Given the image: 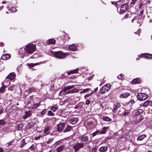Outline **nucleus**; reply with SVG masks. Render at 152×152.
Instances as JSON below:
<instances>
[{
	"instance_id": "obj_61",
	"label": "nucleus",
	"mask_w": 152,
	"mask_h": 152,
	"mask_svg": "<svg viewBox=\"0 0 152 152\" xmlns=\"http://www.w3.org/2000/svg\"><path fill=\"white\" fill-rule=\"evenodd\" d=\"M54 89V85H51L50 86V89L51 90H53Z\"/></svg>"
},
{
	"instance_id": "obj_55",
	"label": "nucleus",
	"mask_w": 152,
	"mask_h": 152,
	"mask_svg": "<svg viewBox=\"0 0 152 152\" xmlns=\"http://www.w3.org/2000/svg\"><path fill=\"white\" fill-rule=\"evenodd\" d=\"M111 3L113 4L116 7H117L118 4L117 2L112 1Z\"/></svg>"
},
{
	"instance_id": "obj_28",
	"label": "nucleus",
	"mask_w": 152,
	"mask_h": 152,
	"mask_svg": "<svg viewBox=\"0 0 152 152\" xmlns=\"http://www.w3.org/2000/svg\"><path fill=\"white\" fill-rule=\"evenodd\" d=\"M36 90V88L34 87H30L26 91L29 92V94H30L33 92H35Z\"/></svg>"
},
{
	"instance_id": "obj_49",
	"label": "nucleus",
	"mask_w": 152,
	"mask_h": 152,
	"mask_svg": "<svg viewBox=\"0 0 152 152\" xmlns=\"http://www.w3.org/2000/svg\"><path fill=\"white\" fill-rule=\"evenodd\" d=\"M54 138H50L48 141L46 143L47 144H49L51 143V142H52Z\"/></svg>"
},
{
	"instance_id": "obj_22",
	"label": "nucleus",
	"mask_w": 152,
	"mask_h": 152,
	"mask_svg": "<svg viewBox=\"0 0 152 152\" xmlns=\"http://www.w3.org/2000/svg\"><path fill=\"white\" fill-rule=\"evenodd\" d=\"M36 123L35 122H31L29 123L27 126V129H30L31 128L33 127L36 125Z\"/></svg>"
},
{
	"instance_id": "obj_19",
	"label": "nucleus",
	"mask_w": 152,
	"mask_h": 152,
	"mask_svg": "<svg viewBox=\"0 0 152 152\" xmlns=\"http://www.w3.org/2000/svg\"><path fill=\"white\" fill-rule=\"evenodd\" d=\"M37 147L36 144H33L29 148L30 152H34L35 149Z\"/></svg>"
},
{
	"instance_id": "obj_15",
	"label": "nucleus",
	"mask_w": 152,
	"mask_h": 152,
	"mask_svg": "<svg viewBox=\"0 0 152 152\" xmlns=\"http://www.w3.org/2000/svg\"><path fill=\"white\" fill-rule=\"evenodd\" d=\"M113 108L112 110V111L113 112H115L117 110L121 107V104L119 103H117L113 105Z\"/></svg>"
},
{
	"instance_id": "obj_16",
	"label": "nucleus",
	"mask_w": 152,
	"mask_h": 152,
	"mask_svg": "<svg viewBox=\"0 0 152 152\" xmlns=\"http://www.w3.org/2000/svg\"><path fill=\"white\" fill-rule=\"evenodd\" d=\"M68 121L70 123L75 124L77 122L78 118H69Z\"/></svg>"
},
{
	"instance_id": "obj_7",
	"label": "nucleus",
	"mask_w": 152,
	"mask_h": 152,
	"mask_svg": "<svg viewBox=\"0 0 152 152\" xmlns=\"http://www.w3.org/2000/svg\"><path fill=\"white\" fill-rule=\"evenodd\" d=\"M84 145V143H77L73 147L75 151V152L77 151L80 148H83Z\"/></svg>"
},
{
	"instance_id": "obj_54",
	"label": "nucleus",
	"mask_w": 152,
	"mask_h": 152,
	"mask_svg": "<svg viewBox=\"0 0 152 152\" xmlns=\"http://www.w3.org/2000/svg\"><path fill=\"white\" fill-rule=\"evenodd\" d=\"M89 89H90L88 88L84 89L82 92H81V93H84L85 92H87L88 91Z\"/></svg>"
},
{
	"instance_id": "obj_4",
	"label": "nucleus",
	"mask_w": 152,
	"mask_h": 152,
	"mask_svg": "<svg viewBox=\"0 0 152 152\" xmlns=\"http://www.w3.org/2000/svg\"><path fill=\"white\" fill-rule=\"evenodd\" d=\"M111 85L110 84H107L102 87L100 89L99 92L102 94L104 93L107 91L111 88Z\"/></svg>"
},
{
	"instance_id": "obj_10",
	"label": "nucleus",
	"mask_w": 152,
	"mask_h": 152,
	"mask_svg": "<svg viewBox=\"0 0 152 152\" xmlns=\"http://www.w3.org/2000/svg\"><path fill=\"white\" fill-rule=\"evenodd\" d=\"M142 82V80L140 78H137L133 79L131 83L132 84H140Z\"/></svg>"
},
{
	"instance_id": "obj_27",
	"label": "nucleus",
	"mask_w": 152,
	"mask_h": 152,
	"mask_svg": "<svg viewBox=\"0 0 152 152\" xmlns=\"http://www.w3.org/2000/svg\"><path fill=\"white\" fill-rule=\"evenodd\" d=\"M145 6V1H142L139 4V9L140 10H141L143 9Z\"/></svg>"
},
{
	"instance_id": "obj_3",
	"label": "nucleus",
	"mask_w": 152,
	"mask_h": 152,
	"mask_svg": "<svg viewBox=\"0 0 152 152\" xmlns=\"http://www.w3.org/2000/svg\"><path fill=\"white\" fill-rule=\"evenodd\" d=\"M53 54L56 58L60 59H63L65 58L66 56L68 55V54L67 53H64L61 51H59L54 52L53 53Z\"/></svg>"
},
{
	"instance_id": "obj_38",
	"label": "nucleus",
	"mask_w": 152,
	"mask_h": 152,
	"mask_svg": "<svg viewBox=\"0 0 152 152\" xmlns=\"http://www.w3.org/2000/svg\"><path fill=\"white\" fill-rule=\"evenodd\" d=\"M6 87L5 85L2 86L0 88V92L2 93L4 92V91Z\"/></svg>"
},
{
	"instance_id": "obj_32",
	"label": "nucleus",
	"mask_w": 152,
	"mask_h": 152,
	"mask_svg": "<svg viewBox=\"0 0 152 152\" xmlns=\"http://www.w3.org/2000/svg\"><path fill=\"white\" fill-rule=\"evenodd\" d=\"M146 135L145 134H143L138 136L137 138V140H142L144 138L146 137Z\"/></svg>"
},
{
	"instance_id": "obj_60",
	"label": "nucleus",
	"mask_w": 152,
	"mask_h": 152,
	"mask_svg": "<svg viewBox=\"0 0 152 152\" xmlns=\"http://www.w3.org/2000/svg\"><path fill=\"white\" fill-rule=\"evenodd\" d=\"M90 101L88 99H87L86 102V105H88L90 103Z\"/></svg>"
},
{
	"instance_id": "obj_52",
	"label": "nucleus",
	"mask_w": 152,
	"mask_h": 152,
	"mask_svg": "<svg viewBox=\"0 0 152 152\" xmlns=\"http://www.w3.org/2000/svg\"><path fill=\"white\" fill-rule=\"evenodd\" d=\"M129 115V111H126L123 114V116H128Z\"/></svg>"
},
{
	"instance_id": "obj_53",
	"label": "nucleus",
	"mask_w": 152,
	"mask_h": 152,
	"mask_svg": "<svg viewBox=\"0 0 152 152\" xmlns=\"http://www.w3.org/2000/svg\"><path fill=\"white\" fill-rule=\"evenodd\" d=\"M144 118V117H143V116L142 115H141L140 116V118H139L138 120V122H140L141 121H142L143 119Z\"/></svg>"
},
{
	"instance_id": "obj_2",
	"label": "nucleus",
	"mask_w": 152,
	"mask_h": 152,
	"mask_svg": "<svg viewBox=\"0 0 152 152\" xmlns=\"http://www.w3.org/2000/svg\"><path fill=\"white\" fill-rule=\"evenodd\" d=\"M74 87V85L68 86H67L64 87L61 91L59 92V94H61L62 92H64L66 94H72L78 92H79V90L77 88H75L70 90H68L73 88Z\"/></svg>"
},
{
	"instance_id": "obj_11",
	"label": "nucleus",
	"mask_w": 152,
	"mask_h": 152,
	"mask_svg": "<svg viewBox=\"0 0 152 152\" xmlns=\"http://www.w3.org/2000/svg\"><path fill=\"white\" fill-rule=\"evenodd\" d=\"M81 140L84 142H90L91 141V140H90L88 138V136L86 134H84L83 135L81 138Z\"/></svg>"
},
{
	"instance_id": "obj_1",
	"label": "nucleus",
	"mask_w": 152,
	"mask_h": 152,
	"mask_svg": "<svg viewBox=\"0 0 152 152\" xmlns=\"http://www.w3.org/2000/svg\"><path fill=\"white\" fill-rule=\"evenodd\" d=\"M36 49V46L35 45L29 43L24 48L25 51H23V49L21 48L20 49L19 54L21 55V57L23 58L25 56H27L28 54H32Z\"/></svg>"
},
{
	"instance_id": "obj_48",
	"label": "nucleus",
	"mask_w": 152,
	"mask_h": 152,
	"mask_svg": "<svg viewBox=\"0 0 152 152\" xmlns=\"http://www.w3.org/2000/svg\"><path fill=\"white\" fill-rule=\"evenodd\" d=\"M99 131H96L95 132L92 133V137H93L96 135L98 134L99 133Z\"/></svg>"
},
{
	"instance_id": "obj_8",
	"label": "nucleus",
	"mask_w": 152,
	"mask_h": 152,
	"mask_svg": "<svg viewBox=\"0 0 152 152\" xmlns=\"http://www.w3.org/2000/svg\"><path fill=\"white\" fill-rule=\"evenodd\" d=\"M16 76V74L14 72L11 73L6 77L5 81H8V79H9L10 80H13L15 78Z\"/></svg>"
},
{
	"instance_id": "obj_21",
	"label": "nucleus",
	"mask_w": 152,
	"mask_h": 152,
	"mask_svg": "<svg viewBox=\"0 0 152 152\" xmlns=\"http://www.w3.org/2000/svg\"><path fill=\"white\" fill-rule=\"evenodd\" d=\"M83 103L82 102H80L76 105L74 107L75 109L79 108L80 109L83 108Z\"/></svg>"
},
{
	"instance_id": "obj_56",
	"label": "nucleus",
	"mask_w": 152,
	"mask_h": 152,
	"mask_svg": "<svg viewBox=\"0 0 152 152\" xmlns=\"http://www.w3.org/2000/svg\"><path fill=\"white\" fill-rule=\"evenodd\" d=\"M27 66H30V67H33L35 66V65H34V64H33V63H31L30 64H27Z\"/></svg>"
},
{
	"instance_id": "obj_41",
	"label": "nucleus",
	"mask_w": 152,
	"mask_h": 152,
	"mask_svg": "<svg viewBox=\"0 0 152 152\" xmlns=\"http://www.w3.org/2000/svg\"><path fill=\"white\" fill-rule=\"evenodd\" d=\"M143 112V110L141 109H139L136 113L135 114V116H138L139 115L141 114Z\"/></svg>"
},
{
	"instance_id": "obj_51",
	"label": "nucleus",
	"mask_w": 152,
	"mask_h": 152,
	"mask_svg": "<svg viewBox=\"0 0 152 152\" xmlns=\"http://www.w3.org/2000/svg\"><path fill=\"white\" fill-rule=\"evenodd\" d=\"M42 137V136L41 135H39V136H37L34 137L35 140H38L40 139Z\"/></svg>"
},
{
	"instance_id": "obj_58",
	"label": "nucleus",
	"mask_w": 152,
	"mask_h": 152,
	"mask_svg": "<svg viewBox=\"0 0 152 152\" xmlns=\"http://www.w3.org/2000/svg\"><path fill=\"white\" fill-rule=\"evenodd\" d=\"M13 140H11V141H10L9 142H8V143L7 144V145L8 144V145L7 146V147H9V146L11 145L12 144V143L13 142Z\"/></svg>"
},
{
	"instance_id": "obj_63",
	"label": "nucleus",
	"mask_w": 152,
	"mask_h": 152,
	"mask_svg": "<svg viewBox=\"0 0 152 152\" xmlns=\"http://www.w3.org/2000/svg\"><path fill=\"white\" fill-rule=\"evenodd\" d=\"M76 75H73V76H71L70 77V78L71 79H73L75 78L76 77Z\"/></svg>"
},
{
	"instance_id": "obj_34",
	"label": "nucleus",
	"mask_w": 152,
	"mask_h": 152,
	"mask_svg": "<svg viewBox=\"0 0 152 152\" xmlns=\"http://www.w3.org/2000/svg\"><path fill=\"white\" fill-rule=\"evenodd\" d=\"M108 127H104L101 130L100 132H99V134H104L105 133L106 130L108 129Z\"/></svg>"
},
{
	"instance_id": "obj_14",
	"label": "nucleus",
	"mask_w": 152,
	"mask_h": 152,
	"mask_svg": "<svg viewBox=\"0 0 152 152\" xmlns=\"http://www.w3.org/2000/svg\"><path fill=\"white\" fill-rule=\"evenodd\" d=\"M141 57L146 58L152 59V54L148 53H142L141 54Z\"/></svg>"
},
{
	"instance_id": "obj_35",
	"label": "nucleus",
	"mask_w": 152,
	"mask_h": 152,
	"mask_svg": "<svg viewBox=\"0 0 152 152\" xmlns=\"http://www.w3.org/2000/svg\"><path fill=\"white\" fill-rule=\"evenodd\" d=\"M58 107L56 105H54L53 106H52L50 108L51 110L54 112H55L56 110L58 109Z\"/></svg>"
},
{
	"instance_id": "obj_36",
	"label": "nucleus",
	"mask_w": 152,
	"mask_h": 152,
	"mask_svg": "<svg viewBox=\"0 0 152 152\" xmlns=\"http://www.w3.org/2000/svg\"><path fill=\"white\" fill-rule=\"evenodd\" d=\"M64 147V146L63 145L59 146L57 149V152H61L63 150Z\"/></svg>"
},
{
	"instance_id": "obj_23",
	"label": "nucleus",
	"mask_w": 152,
	"mask_h": 152,
	"mask_svg": "<svg viewBox=\"0 0 152 152\" xmlns=\"http://www.w3.org/2000/svg\"><path fill=\"white\" fill-rule=\"evenodd\" d=\"M73 129V127L71 126L68 125L66 128L64 130V132H66L70 131Z\"/></svg>"
},
{
	"instance_id": "obj_42",
	"label": "nucleus",
	"mask_w": 152,
	"mask_h": 152,
	"mask_svg": "<svg viewBox=\"0 0 152 152\" xmlns=\"http://www.w3.org/2000/svg\"><path fill=\"white\" fill-rule=\"evenodd\" d=\"M15 85H13L12 86H11L8 88V90L10 91H13L15 88Z\"/></svg>"
},
{
	"instance_id": "obj_33",
	"label": "nucleus",
	"mask_w": 152,
	"mask_h": 152,
	"mask_svg": "<svg viewBox=\"0 0 152 152\" xmlns=\"http://www.w3.org/2000/svg\"><path fill=\"white\" fill-rule=\"evenodd\" d=\"M102 118L103 120L107 121L109 122L112 121V119L111 118L107 116H103Z\"/></svg>"
},
{
	"instance_id": "obj_64",
	"label": "nucleus",
	"mask_w": 152,
	"mask_h": 152,
	"mask_svg": "<svg viewBox=\"0 0 152 152\" xmlns=\"http://www.w3.org/2000/svg\"><path fill=\"white\" fill-rule=\"evenodd\" d=\"M96 148H94L92 149V152H96Z\"/></svg>"
},
{
	"instance_id": "obj_20",
	"label": "nucleus",
	"mask_w": 152,
	"mask_h": 152,
	"mask_svg": "<svg viewBox=\"0 0 152 152\" xmlns=\"http://www.w3.org/2000/svg\"><path fill=\"white\" fill-rule=\"evenodd\" d=\"M32 114V112L31 111H29L28 112H25V115L23 116V118L25 119H26L28 117H30Z\"/></svg>"
},
{
	"instance_id": "obj_9",
	"label": "nucleus",
	"mask_w": 152,
	"mask_h": 152,
	"mask_svg": "<svg viewBox=\"0 0 152 152\" xmlns=\"http://www.w3.org/2000/svg\"><path fill=\"white\" fill-rule=\"evenodd\" d=\"M78 47V45L75 44H73L69 45L68 47V49L72 51H75L77 50V48Z\"/></svg>"
},
{
	"instance_id": "obj_5",
	"label": "nucleus",
	"mask_w": 152,
	"mask_h": 152,
	"mask_svg": "<svg viewBox=\"0 0 152 152\" xmlns=\"http://www.w3.org/2000/svg\"><path fill=\"white\" fill-rule=\"evenodd\" d=\"M147 94L143 93H139L137 96V99L140 101L145 100L148 97Z\"/></svg>"
},
{
	"instance_id": "obj_43",
	"label": "nucleus",
	"mask_w": 152,
	"mask_h": 152,
	"mask_svg": "<svg viewBox=\"0 0 152 152\" xmlns=\"http://www.w3.org/2000/svg\"><path fill=\"white\" fill-rule=\"evenodd\" d=\"M151 101H146L143 104V105L145 107H147L149 105V104L151 103Z\"/></svg>"
},
{
	"instance_id": "obj_44",
	"label": "nucleus",
	"mask_w": 152,
	"mask_h": 152,
	"mask_svg": "<svg viewBox=\"0 0 152 152\" xmlns=\"http://www.w3.org/2000/svg\"><path fill=\"white\" fill-rule=\"evenodd\" d=\"M23 127V125L22 124H18L17 125L18 129L19 130H21Z\"/></svg>"
},
{
	"instance_id": "obj_40",
	"label": "nucleus",
	"mask_w": 152,
	"mask_h": 152,
	"mask_svg": "<svg viewBox=\"0 0 152 152\" xmlns=\"http://www.w3.org/2000/svg\"><path fill=\"white\" fill-rule=\"evenodd\" d=\"M47 115L50 116H53L55 115V114L52 111L49 110L48 111Z\"/></svg>"
},
{
	"instance_id": "obj_39",
	"label": "nucleus",
	"mask_w": 152,
	"mask_h": 152,
	"mask_svg": "<svg viewBox=\"0 0 152 152\" xmlns=\"http://www.w3.org/2000/svg\"><path fill=\"white\" fill-rule=\"evenodd\" d=\"M64 40H68L70 39V37L68 34L66 33L64 35Z\"/></svg>"
},
{
	"instance_id": "obj_25",
	"label": "nucleus",
	"mask_w": 152,
	"mask_h": 152,
	"mask_svg": "<svg viewBox=\"0 0 152 152\" xmlns=\"http://www.w3.org/2000/svg\"><path fill=\"white\" fill-rule=\"evenodd\" d=\"M132 15V12L130 11H128L126 14L124 16L123 18L124 19H127L128 18H130Z\"/></svg>"
},
{
	"instance_id": "obj_12",
	"label": "nucleus",
	"mask_w": 152,
	"mask_h": 152,
	"mask_svg": "<svg viewBox=\"0 0 152 152\" xmlns=\"http://www.w3.org/2000/svg\"><path fill=\"white\" fill-rule=\"evenodd\" d=\"M65 124V123H63L58 124L57 130L59 132H61L63 129Z\"/></svg>"
},
{
	"instance_id": "obj_13",
	"label": "nucleus",
	"mask_w": 152,
	"mask_h": 152,
	"mask_svg": "<svg viewBox=\"0 0 152 152\" xmlns=\"http://www.w3.org/2000/svg\"><path fill=\"white\" fill-rule=\"evenodd\" d=\"M50 127L48 126H47L43 130V136H45L49 134L50 133Z\"/></svg>"
},
{
	"instance_id": "obj_59",
	"label": "nucleus",
	"mask_w": 152,
	"mask_h": 152,
	"mask_svg": "<svg viewBox=\"0 0 152 152\" xmlns=\"http://www.w3.org/2000/svg\"><path fill=\"white\" fill-rule=\"evenodd\" d=\"M148 113H152V109L149 108L147 110Z\"/></svg>"
},
{
	"instance_id": "obj_46",
	"label": "nucleus",
	"mask_w": 152,
	"mask_h": 152,
	"mask_svg": "<svg viewBox=\"0 0 152 152\" xmlns=\"http://www.w3.org/2000/svg\"><path fill=\"white\" fill-rule=\"evenodd\" d=\"M124 75L121 74H120L117 76V78L119 80H122L124 78Z\"/></svg>"
},
{
	"instance_id": "obj_62",
	"label": "nucleus",
	"mask_w": 152,
	"mask_h": 152,
	"mask_svg": "<svg viewBox=\"0 0 152 152\" xmlns=\"http://www.w3.org/2000/svg\"><path fill=\"white\" fill-rule=\"evenodd\" d=\"M143 11H144V10L143 9L142 10L141 12H140V15H141V16H142L143 15Z\"/></svg>"
},
{
	"instance_id": "obj_18",
	"label": "nucleus",
	"mask_w": 152,
	"mask_h": 152,
	"mask_svg": "<svg viewBox=\"0 0 152 152\" xmlns=\"http://www.w3.org/2000/svg\"><path fill=\"white\" fill-rule=\"evenodd\" d=\"M11 55L9 54H4L1 57V59L3 60H7L10 58Z\"/></svg>"
},
{
	"instance_id": "obj_24",
	"label": "nucleus",
	"mask_w": 152,
	"mask_h": 152,
	"mask_svg": "<svg viewBox=\"0 0 152 152\" xmlns=\"http://www.w3.org/2000/svg\"><path fill=\"white\" fill-rule=\"evenodd\" d=\"M130 94L128 93H122L120 95V97L122 99L124 98H126L129 96L130 95Z\"/></svg>"
},
{
	"instance_id": "obj_37",
	"label": "nucleus",
	"mask_w": 152,
	"mask_h": 152,
	"mask_svg": "<svg viewBox=\"0 0 152 152\" xmlns=\"http://www.w3.org/2000/svg\"><path fill=\"white\" fill-rule=\"evenodd\" d=\"M9 10L12 12H15L17 11L16 8L13 7H12L11 8L9 9Z\"/></svg>"
},
{
	"instance_id": "obj_6",
	"label": "nucleus",
	"mask_w": 152,
	"mask_h": 152,
	"mask_svg": "<svg viewBox=\"0 0 152 152\" xmlns=\"http://www.w3.org/2000/svg\"><path fill=\"white\" fill-rule=\"evenodd\" d=\"M128 7V3H126L123 4L121 7L119 13L120 14H122L124 12H125L127 10Z\"/></svg>"
},
{
	"instance_id": "obj_57",
	"label": "nucleus",
	"mask_w": 152,
	"mask_h": 152,
	"mask_svg": "<svg viewBox=\"0 0 152 152\" xmlns=\"http://www.w3.org/2000/svg\"><path fill=\"white\" fill-rule=\"evenodd\" d=\"M4 109L3 107H1L0 108V115L2 114L3 112Z\"/></svg>"
},
{
	"instance_id": "obj_31",
	"label": "nucleus",
	"mask_w": 152,
	"mask_h": 152,
	"mask_svg": "<svg viewBox=\"0 0 152 152\" xmlns=\"http://www.w3.org/2000/svg\"><path fill=\"white\" fill-rule=\"evenodd\" d=\"M41 102L40 101L38 103H34L33 105L32 108L33 109H36L40 105Z\"/></svg>"
},
{
	"instance_id": "obj_26",
	"label": "nucleus",
	"mask_w": 152,
	"mask_h": 152,
	"mask_svg": "<svg viewBox=\"0 0 152 152\" xmlns=\"http://www.w3.org/2000/svg\"><path fill=\"white\" fill-rule=\"evenodd\" d=\"M47 43L48 45L54 44H55L56 40L53 39H50L47 41Z\"/></svg>"
},
{
	"instance_id": "obj_50",
	"label": "nucleus",
	"mask_w": 152,
	"mask_h": 152,
	"mask_svg": "<svg viewBox=\"0 0 152 152\" xmlns=\"http://www.w3.org/2000/svg\"><path fill=\"white\" fill-rule=\"evenodd\" d=\"M46 113V110H44L40 112L41 116H43Z\"/></svg>"
},
{
	"instance_id": "obj_30",
	"label": "nucleus",
	"mask_w": 152,
	"mask_h": 152,
	"mask_svg": "<svg viewBox=\"0 0 152 152\" xmlns=\"http://www.w3.org/2000/svg\"><path fill=\"white\" fill-rule=\"evenodd\" d=\"M27 138V137H26V139ZM21 143L20 145V147L21 148H23L27 143L26 142L25 138L23 140H22L21 141Z\"/></svg>"
},
{
	"instance_id": "obj_47",
	"label": "nucleus",
	"mask_w": 152,
	"mask_h": 152,
	"mask_svg": "<svg viewBox=\"0 0 152 152\" xmlns=\"http://www.w3.org/2000/svg\"><path fill=\"white\" fill-rule=\"evenodd\" d=\"M138 0H132L131 1L130 4V6L131 7H133L134 5V4H135V2L137 1Z\"/></svg>"
},
{
	"instance_id": "obj_17",
	"label": "nucleus",
	"mask_w": 152,
	"mask_h": 152,
	"mask_svg": "<svg viewBox=\"0 0 152 152\" xmlns=\"http://www.w3.org/2000/svg\"><path fill=\"white\" fill-rule=\"evenodd\" d=\"M79 70V68H77L75 69L69 70L67 72V74L69 75L71 74H75L78 73V71Z\"/></svg>"
},
{
	"instance_id": "obj_29",
	"label": "nucleus",
	"mask_w": 152,
	"mask_h": 152,
	"mask_svg": "<svg viewBox=\"0 0 152 152\" xmlns=\"http://www.w3.org/2000/svg\"><path fill=\"white\" fill-rule=\"evenodd\" d=\"M107 146H104L100 147L99 150L100 152H105L107 151Z\"/></svg>"
},
{
	"instance_id": "obj_45",
	"label": "nucleus",
	"mask_w": 152,
	"mask_h": 152,
	"mask_svg": "<svg viewBox=\"0 0 152 152\" xmlns=\"http://www.w3.org/2000/svg\"><path fill=\"white\" fill-rule=\"evenodd\" d=\"M6 122L4 119L0 120V125H5L6 124Z\"/></svg>"
}]
</instances>
